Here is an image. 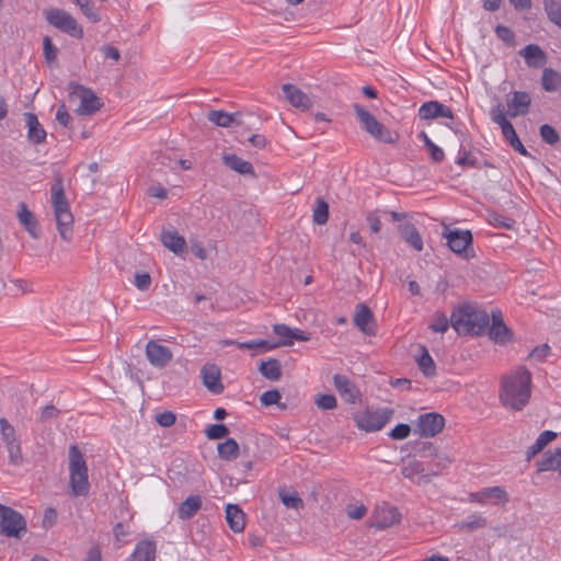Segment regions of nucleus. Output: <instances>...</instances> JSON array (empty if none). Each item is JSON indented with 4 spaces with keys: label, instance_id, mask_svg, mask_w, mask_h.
Wrapping results in <instances>:
<instances>
[{
    "label": "nucleus",
    "instance_id": "nucleus-1",
    "mask_svg": "<svg viewBox=\"0 0 561 561\" xmlns=\"http://www.w3.org/2000/svg\"><path fill=\"white\" fill-rule=\"evenodd\" d=\"M531 394V374L518 366L515 370L502 376L499 398L508 410L520 411L528 403Z\"/></svg>",
    "mask_w": 561,
    "mask_h": 561
},
{
    "label": "nucleus",
    "instance_id": "nucleus-2",
    "mask_svg": "<svg viewBox=\"0 0 561 561\" xmlns=\"http://www.w3.org/2000/svg\"><path fill=\"white\" fill-rule=\"evenodd\" d=\"M489 314L474 305H463L453 311L450 324L458 334L481 335L489 328Z\"/></svg>",
    "mask_w": 561,
    "mask_h": 561
},
{
    "label": "nucleus",
    "instance_id": "nucleus-3",
    "mask_svg": "<svg viewBox=\"0 0 561 561\" xmlns=\"http://www.w3.org/2000/svg\"><path fill=\"white\" fill-rule=\"evenodd\" d=\"M50 201L54 209V217L60 238L70 241L73 231V215L65 194L62 179L56 178L50 187Z\"/></svg>",
    "mask_w": 561,
    "mask_h": 561
},
{
    "label": "nucleus",
    "instance_id": "nucleus-4",
    "mask_svg": "<svg viewBox=\"0 0 561 561\" xmlns=\"http://www.w3.org/2000/svg\"><path fill=\"white\" fill-rule=\"evenodd\" d=\"M69 477L73 496H85L89 494L88 466L82 453L76 445H71L69 448Z\"/></svg>",
    "mask_w": 561,
    "mask_h": 561
},
{
    "label": "nucleus",
    "instance_id": "nucleus-5",
    "mask_svg": "<svg viewBox=\"0 0 561 561\" xmlns=\"http://www.w3.org/2000/svg\"><path fill=\"white\" fill-rule=\"evenodd\" d=\"M354 113L360 123L362 127L373 138L385 144H396L399 135L391 131L388 127L377 121V118L363 105L358 103L353 104Z\"/></svg>",
    "mask_w": 561,
    "mask_h": 561
},
{
    "label": "nucleus",
    "instance_id": "nucleus-6",
    "mask_svg": "<svg viewBox=\"0 0 561 561\" xmlns=\"http://www.w3.org/2000/svg\"><path fill=\"white\" fill-rule=\"evenodd\" d=\"M26 533V520L19 512L0 504V536L20 539Z\"/></svg>",
    "mask_w": 561,
    "mask_h": 561
},
{
    "label": "nucleus",
    "instance_id": "nucleus-7",
    "mask_svg": "<svg viewBox=\"0 0 561 561\" xmlns=\"http://www.w3.org/2000/svg\"><path fill=\"white\" fill-rule=\"evenodd\" d=\"M0 439L9 455V462L13 466L23 463V454L20 437L13 425L5 417L0 419Z\"/></svg>",
    "mask_w": 561,
    "mask_h": 561
},
{
    "label": "nucleus",
    "instance_id": "nucleus-8",
    "mask_svg": "<svg viewBox=\"0 0 561 561\" xmlns=\"http://www.w3.org/2000/svg\"><path fill=\"white\" fill-rule=\"evenodd\" d=\"M44 15L50 25L61 32L67 33L75 38L83 37L82 27L77 23L75 18L65 10L50 8L44 11Z\"/></svg>",
    "mask_w": 561,
    "mask_h": 561
},
{
    "label": "nucleus",
    "instance_id": "nucleus-9",
    "mask_svg": "<svg viewBox=\"0 0 561 561\" xmlns=\"http://www.w3.org/2000/svg\"><path fill=\"white\" fill-rule=\"evenodd\" d=\"M68 92L70 98H78L80 100L77 108V113L80 115H92L102 107V103L96 94L78 82H69Z\"/></svg>",
    "mask_w": 561,
    "mask_h": 561
},
{
    "label": "nucleus",
    "instance_id": "nucleus-10",
    "mask_svg": "<svg viewBox=\"0 0 561 561\" xmlns=\"http://www.w3.org/2000/svg\"><path fill=\"white\" fill-rule=\"evenodd\" d=\"M392 410L388 408L358 412L354 415V421L358 428L365 432H376L381 430L392 416Z\"/></svg>",
    "mask_w": 561,
    "mask_h": 561
},
{
    "label": "nucleus",
    "instance_id": "nucleus-11",
    "mask_svg": "<svg viewBox=\"0 0 561 561\" xmlns=\"http://www.w3.org/2000/svg\"><path fill=\"white\" fill-rule=\"evenodd\" d=\"M273 331L276 335L283 337L284 340L276 344H270L265 340H252L249 342L226 341V344L236 345L241 350H254V348L273 350L279 345H284V346L293 345L291 328L290 327H288L286 324H275L273 327Z\"/></svg>",
    "mask_w": 561,
    "mask_h": 561
},
{
    "label": "nucleus",
    "instance_id": "nucleus-12",
    "mask_svg": "<svg viewBox=\"0 0 561 561\" xmlns=\"http://www.w3.org/2000/svg\"><path fill=\"white\" fill-rule=\"evenodd\" d=\"M443 236L447 239V244L453 252L462 254L465 257L470 256L472 234L469 230H450L447 226H444Z\"/></svg>",
    "mask_w": 561,
    "mask_h": 561
},
{
    "label": "nucleus",
    "instance_id": "nucleus-13",
    "mask_svg": "<svg viewBox=\"0 0 561 561\" xmlns=\"http://www.w3.org/2000/svg\"><path fill=\"white\" fill-rule=\"evenodd\" d=\"M444 426V416L436 412H430L417 417L415 432L421 437H434L443 431Z\"/></svg>",
    "mask_w": 561,
    "mask_h": 561
},
{
    "label": "nucleus",
    "instance_id": "nucleus-14",
    "mask_svg": "<svg viewBox=\"0 0 561 561\" xmlns=\"http://www.w3.org/2000/svg\"><path fill=\"white\" fill-rule=\"evenodd\" d=\"M469 501L486 504L491 502L494 505H504L510 501L508 493L501 486L485 488L479 492L470 493Z\"/></svg>",
    "mask_w": 561,
    "mask_h": 561
},
{
    "label": "nucleus",
    "instance_id": "nucleus-15",
    "mask_svg": "<svg viewBox=\"0 0 561 561\" xmlns=\"http://www.w3.org/2000/svg\"><path fill=\"white\" fill-rule=\"evenodd\" d=\"M146 357L157 368L165 367L173 358L171 350L154 340L146 344Z\"/></svg>",
    "mask_w": 561,
    "mask_h": 561
},
{
    "label": "nucleus",
    "instance_id": "nucleus-16",
    "mask_svg": "<svg viewBox=\"0 0 561 561\" xmlns=\"http://www.w3.org/2000/svg\"><path fill=\"white\" fill-rule=\"evenodd\" d=\"M400 519L401 514L394 506L383 504L376 507L371 526L378 529H385L398 524Z\"/></svg>",
    "mask_w": 561,
    "mask_h": 561
},
{
    "label": "nucleus",
    "instance_id": "nucleus-17",
    "mask_svg": "<svg viewBox=\"0 0 561 561\" xmlns=\"http://www.w3.org/2000/svg\"><path fill=\"white\" fill-rule=\"evenodd\" d=\"M491 316L492 324L489 328L490 337L497 343L510 342L512 340V331L504 323L501 310L493 309Z\"/></svg>",
    "mask_w": 561,
    "mask_h": 561
},
{
    "label": "nucleus",
    "instance_id": "nucleus-18",
    "mask_svg": "<svg viewBox=\"0 0 561 561\" xmlns=\"http://www.w3.org/2000/svg\"><path fill=\"white\" fill-rule=\"evenodd\" d=\"M162 244L176 255L186 252V241L173 227L163 228L160 234Z\"/></svg>",
    "mask_w": 561,
    "mask_h": 561
},
{
    "label": "nucleus",
    "instance_id": "nucleus-19",
    "mask_svg": "<svg viewBox=\"0 0 561 561\" xmlns=\"http://www.w3.org/2000/svg\"><path fill=\"white\" fill-rule=\"evenodd\" d=\"M333 383L340 396L348 403H355L360 396L359 389L346 376L336 374Z\"/></svg>",
    "mask_w": 561,
    "mask_h": 561
},
{
    "label": "nucleus",
    "instance_id": "nucleus-20",
    "mask_svg": "<svg viewBox=\"0 0 561 561\" xmlns=\"http://www.w3.org/2000/svg\"><path fill=\"white\" fill-rule=\"evenodd\" d=\"M419 116L421 119L428 121L437 117L454 118L450 107L438 101H428L421 105L419 108Z\"/></svg>",
    "mask_w": 561,
    "mask_h": 561
},
{
    "label": "nucleus",
    "instance_id": "nucleus-21",
    "mask_svg": "<svg viewBox=\"0 0 561 561\" xmlns=\"http://www.w3.org/2000/svg\"><path fill=\"white\" fill-rule=\"evenodd\" d=\"M401 473L404 478L414 481L419 485L431 482L430 472H425L424 465L419 460H411L403 465Z\"/></svg>",
    "mask_w": 561,
    "mask_h": 561
},
{
    "label": "nucleus",
    "instance_id": "nucleus-22",
    "mask_svg": "<svg viewBox=\"0 0 561 561\" xmlns=\"http://www.w3.org/2000/svg\"><path fill=\"white\" fill-rule=\"evenodd\" d=\"M282 90L287 101L297 108L302 111L309 110L312 106V102L309 96L302 92L299 88L294 84L285 83L282 85Z\"/></svg>",
    "mask_w": 561,
    "mask_h": 561
},
{
    "label": "nucleus",
    "instance_id": "nucleus-23",
    "mask_svg": "<svg viewBox=\"0 0 561 561\" xmlns=\"http://www.w3.org/2000/svg\"><path fill=\"white\" fill-rule=\"evenodd\" d=\"M355 325L367 335L375 333V321L371 310L364 304H359L354 314Z\"/></svg>",
    "mask_w": 561,
    "mask_h": 561
},
{
    "label": "nucleus",
    "instance_id": "nucleus-24",
    "mask_svg": "<svg viewBox=\"0 0 561 561\" xmlns=\"http://www.w3.org/2000/svg\"><path fill=\"white\" fill-rule=\"evenodd\" d=\"M530 95L527 92L516 91L511 100L507 101V115L516 117L525 115L530 106Z\"/></svg>",
    "mask_w": 561,
    "mask_h": 561
},
{
    "label": "nucleus",
    "instance_id": "nucleus-25",
    "mask_svg": "<svg viewBox=\"0 0 561 561\" xmlns=\"http://www.w3.org/2000/svg\"><path fill=\"white\" fill-rule=\"evenodd\" d=\"M202 377L204 386L213 393L219 394L224 391L220 382V370L215 365H205L202 368Z\"/></svg>",
    "mask_w": 561,
    "mask_h": 561
},
{
    "label": "nucleus",
    "instance_id": "nucleus-26",
    "mask_svg": "<svg viewBox=\"0 0 561 561\" xmlns=\"http://www.w3.org/2000/svg\"><path fill=\"white\" fill-rule=\"evenodd\" d=\"M24 119L27 126V139L35 145L43 144L47 134L39 124L37 116L33 113H25Z\"/></svg>",
    "mask_w": 561,
    "mask_h": 561
},
{
    "label": "nucleus",
    "instance_id": "nucleus-27",
    "mask_svg": "<svg viewBox=\"0 0 561 561\" xmlns=\"http://www.w3.org/2000/svg\"><path fill=\"white\" fill-rule=\"evenodd\" d=\"M536 465L538 472L559 471L561 473V448L546 451Z\"/></svg>",
    "mask_w": 561,
    "mask_h": 561
},
{
    "label": "nucleus",
    "instance_id": "nucleus-28",
    "mask_svg": "<svg viewBox=\"0 0 561 561\" xmlns=\"http://www.w3.org/2000/svg\"><path fill=\"white\" fill-rule=\"evenodd\" d=\"M16 215L20 224L24 227V229L33 238H38V222L25 203L21 202L19 204Z\"/></svg>",
    "mask_w": 561,
    "mask_h": 561
},
{
    "label": "nucleus",
    "instance_id": "nucleus-29",
    "mask_svg": "<svg viewBox=\"0 0 561 561\" xmlns=\"http://www.w3.org/2000/svg\"><path fill=\"white\" fill-rule=\"evenodd\" d=\"M401 237L409 243L415 251L423 250V240L417 229L412 222H402L398 227Z\"/></svg>",
    "mask_w": 561,
    "mask_h": 561
},
{
    "label": "nucleus",
    "instance_id": "nucleus-30",
    "mask_svg": "<svg viewBox=\"0 0 561 561\" xmlns=\"http://www.w3.org/2000/svg\"><path fill=\"white\" fill-rule=\"evenodd\" d=\"M226 520L234 533H241L245 527V514L236 504L226 505Z\"/></svg>",
    "mask_w": 561,
    "mask_h": 561
},
{
    "label": "nucleus",
    "instance_id": "nucleus-31",
    "mask_svg": "<svg viewBox=\"0 0 561 561\" xmlns=\"http://www.w3.org/2000/svg\"><path fill=\"white\" fill-rule=\"evenodd\" d=\"M240 113H228L225 111H210L207 118L210 123L219 127H230L232 125H241Z\"/></svg>",
    "mask_w": 561,
    "mask_h": 561
},
{
    "label": "nucleus",
    "instance_id": "nucleus-32",
    "mask_svg": "<svg viewBox=\"0 0 561 561\" xmlns=\"http://www.w3.org/2000/svg\"><path fill=\"white\" fill-rule=\"evenodd\" d=\"M519 55L525 58L529 67L534 68L542 67L547 61L545 51L536 44L527 45L519 51Z\"/></svg>",
    "mask_w": 561,
    "mask_h": 561
},
{
    "label": "nucleus",
    "instance_id": "nucleus-33",
    "mask_svg": "<svg viewBox=\"0 0 561 561\" xmlns=\"http://www.w3.org/2000/svg\"><path fill=\"white\" fill-rule=\"evenodd\" d=\"M224 163L234 172L242 175H255L254 169L249 161H245L237 154H225L222 157Z\"/></svg>",
    "mask_w": 561,
    "mask_h": 561
},
{
    "label": "nucleus",
    "instance_id": "nucleus-34",
    "mask_svg": "<svg viewBox=\"0 0 561 561\" xmlns=\"http://www.w3.org/2000/svg\"><path fill=\"white\" fill-rule=\"evenodd\" d=\"M202 506V499L199 495H191L181 503L178 510V516L182 520L193 517Z\"/></svg>",
    "mask_w": 561,
    "mask_h": 561
},
{
    "label": "nucleus",
    "instance_id": "nucleus-35",
    "mask_svg": "<svg viewBox=\"0 0 561 561\" xmlns=\"http://www.w3.org/2000/svg\"><path fill=\"white\" fill-rule=\"evenodd\" d=\"M425 450L428 451V456H433V460L431 461V478L433 476H438L440 470L447 468L450 465L451 460L449 457L445 454L438 453L437 449L433 447V445L425 447Z\"/></svg>",
    "mask_w": 561,
    "mask_h": 561
},
{
    "label": "nucleus",
    "instance_id": "nucleus-36",
    "mask_svg": "<svg viewBox=\"0 0 561 561\" xmlns=\"http://www.w3.org/2000/svg\"><path fill=\"white\" fill-rule=\"evenodd\" d=\"M154 557L156 543L151 540H142L135 548L133 561H153Z\"/></svg>",
    "mask_w": 561,
    "mask_h": 561
},
{
    "label": "nucleus",
    "instance_id": "nucleus-37",
    "mask_svg": "<svg viewBox=\"0 0 561 561\" xmlns=\"http://www.w3.org/2000/svg\"><path fill=\"white\" fill-rule=\"evenodd\" d=\"M557 438V433L552 431H543L536 439V442L526 450L527 460L533 459L539 454L550 442Z\"/></svg>",
    "mask_w": 561,
    "mask_h": 561
},
{
    "label": "nucleus",
    "instance_id": "nucleus-38",
    "mask_svg": "<svg viewBox=\"0 0 561 561\" xmlns=\"http://www.w3.org/2000/svg\"><path fill=\"white\" fill-rule=\"evenodd\" d=\"M218 455L221 459L230 461L239 456V445L233 438H228L217 446Z\"/></svg>",
    "mask_w": 561,
    "mask_h": 561
},
{
    "label": "nucleus",
    "instance_id": "nucleus-39",
    "mask_svg": "<svg viewBox=\"0 0 561 561\" xmlns=\"http://www.w3.org/2000/svg\"><path fill=\"white\" fill-rule=\"evenodd\" d=\"M259 370L265 378L270 380H278L282 376L280 363L275 358L262 362Z\"/></svg>",
    "mask_w": 561,
    "mask_h": 561
},
{
    "label": "nucleus",
    "instance_id": "nucleus-40",
    "mask_svg": "<svg viewBox=\"0 0 561 561\" xmlns=\"http://www.w3.org/2000/svg\"><path fill=\"white\" fill-rule=\"evenodd\" d=\"M502 130V134L505 138V140L517 151L519 152L520 154L525 156V157H530L529 152L527 151V149L524 147V145L522 144L519 137L517 136L516 134V130L513 126V124L506 126L505 128L501 129Z\"/></svg>",
    "mask_w": 561,
    "mask_h": 561
},
{
    "label": "nucleus",
    "instance_id": "nucleus-41",
    "mask_svg": "<svg viewBox=\"0 0 561 561\" xmlns=\"http://www.w3.org/2000/svg\"><path fill=\"white\" fill-rule=\"evenodd\" d=\"M542 88L548 92H554L561 87V75L551 69L546 68L542 72Z\"/></svg>",
    "mask_w": 561,
    "mask_h": 561
},
{
    "label": "nucleus",
    "instance_id": "nucleus-42",
    "mask_svg": "<svg viewBox=\"0 0 561 561\" xmlns=\"http://www.w3.org/2000/svg\"><path fill=\"white\" fill-rule=\"evenodd\" d=\"M421 350H422V354L416 359L419 368L422 370V373L426 377H432L435 375V368H436L435 363H434L432 356L430 355L428 351L426 350V347L421 346Z\"/></svg>",
    "mask_w": 561,
    "mask_h": 561
},
{
    "label": "nucleus",
    "instance_id": "nucleus-43",
    "mask_svg": "<svg viewBox=\"0 0 561 561\" xmlns=\"http://www.w3.org/2000/svg\"><path fill=\"white\" fill-rule=\"evenodd\" d=\"M329 219V205L323 198H317L313 207L312 220L317 225H324Z\"/></svg>",
    "mask_w": 561,
    "mask_h": 561
},
{
    "label": "nucleus",
    "instance_id": "nucleus-44",
    "mask_svg": "<svg viewBox=\"0 0 561 561\" xmlns=\"http://www.w3.org/2000/svg\"><path fill=\"white\" fill-rule=\"evenodd\" d=\"M543 5L549 20L561 27V2L557 0H545Z\"/></svg>",
    "mask_w": 561,
    "mask_h": 561
},
{
    "label": "nucleus",
    "instance_id": "nucleus-45",
    "mask_svg": "<svg viewBox=\"0 0 561 561\" xmlns=\"http://www.w3.org/2000/svg\"><path fill=\"white\" fill-rule=\"evenodd\" d=\"M419 137L423 140L424 146L428 149L432 160L435 163H439L444 160L445 153L442 148L436 146L427 136L426 133L422 131Z\"/></svg>",
    "mask_w": 561,
    "mask_h": 561
},
{
    "label": "nucleus",
    "instance_id": "nucleus-46",
    "mask_svg": "<svg viewBox=\"0 0 561 561\" xmlns=\"http://www.w3.org/2000/svg\"><path fill=\"white\" fill-rule=\"evenodd\" d=\"M460 530H476L479 528H483L486 526V518L480 514H473L468 516V518L460 524L457 525Z\"/></svg>",
    "mask_w": 561,
    "mask_h": 561
},
{
    "label": "nucleus",
    "instance_id": "nucleus-47",
    "mask_svg": "<svg viewBox=\"0 0 561 561\" xmlns=\"http://www.w3.org/2000/svg\"><path fill=\"white\" fill-rule=\"evenodd\" d=\"M279 499L282 503L288 508L299 510L304 507L302 500L298 496L297 492L279 491Z\"/></svg>",
    "mask_w": 561,
    "mask_h": 561
},
{
    "label": "nucleus",
    "instance_id": "nucleus-48",
    "mask_svg": "<svg viewBox=\"0 0 561 561\" xmlns=\"http://www.w3.org/2000/svg\"><path fill=\"white\" fill-rule=\"evenodd\" d=\"M490 116L491 119L501 127V129L512 124L506 119L504 105L501 103L491 108Z\"/></svg>",
    "mask_w": 561,
    "mask_h": 561
},
{
    "label": "nucleus",
    "instance_id": "nucleus-49",
    "mask_svg": "<svg viewBox=\"0 0 561 561\" xmlns=\"http://www.w3.org/2000/svg\"><path fill=\"white\" fill-rule=\"evenodd\" d=\"M44 57L49 66L56 62L58 49L54 46L51 38L45 36L43 39Z\"/></svg>",
    "mask_w": 561,
    "mask_h": 561
},
{
    "label": "nucleus",
    "instance_id": "nucleus-50",
    "mask_svg": "<svg viewBox=\"0 0 561 561\" xmlns=\"http://www.w3.org/2000/svg\"><path fill=\"white\" fill-rule=\"evenodd\" d=\"M11 287V294L13 296H18L19 294H27L33 293V285L24 279H11L10 280Z\"/></svg>",
    "mask_w": 561,
    "mask_h": 561
},
{
    "label": "nucleus",
    "instance_id": "nucleus-51",
    "mask_svg": "<svg viewBox=\"0 0 561 561\" xmlns=\"http://www.w3.org/2000/svg\"><path fill=\"white\" fill-rule=\"evenodd\" d=\"M205 433L209 439H221L229 434V430L224 424H211L206 428Z\"/></svg>",
    "mask_w": 561,
    "mask_h": 561
},
{
    "label": "nucleus",
    "instance_id": "nucleus-52",
    "mask_svg": "<svg viewBox=\"0 0 561 561\" xmlns=\"http://www.w3.org/2000/svg\"><path fill=\"white\" fill-rule=\"evenodd\" d=\"M540 136L542 140L549 145H556L560 140L558 131L548 124L540 127Z\"/></svg>",
    "mask_w": 561,
    "mask_h": 561
},
{
    "label": "nucleus",
    "instance_id": "nucleus-53",
    "mask_svg": "<svg viewBox=\"0 0 561 561\" xmlns=\"http://www.w3.org/2000/svg\"><path fill=\"white\" fill-rule=\"evenodd\" d=\"M449 320L443 313H435L430 329L434 332L445 333L448 330Z\"/></svg>",
    "mask_w": 561,
    "mask_h": 561
},
{
    "label": "nucleus",
    "instance_id": "nucleus-54",
    "mask_svg": "<svg viewBox=\"0 0 561 561\" xmlns=\"http://www.w3.org/2000/svg\"><path fill=\"white\" fill-rule=\"evenodd\" d=\"M314 403L321 410H333L337 405L336 398L333 394H319Z\"/></svg>",
    "mask_w": 561,
    "mask_h": 561
},
{
    "label": "nucleus",
    "instance_id": "nucleus-55",
    "mask_svg": "<svg viewBox=\"0 0 561 561\" xmlns=\"http://www.w3.org/2000/svg\"><path fill=\"white\" fill-rule=\"evenodd\" d=\"M280 398H282V396H280L279 391L276 389H273V390H267V391L263 392L260 398V401L263 405L270 407L273 404H277L278 401L280 400Z\"/></svg>",
    "mask_w": 561,
    "mask_h": 561
},
{
    "label": "nucleus",
    "instance_id": "nucleus-56",
    "mask_svg": "<svg viewBox=\"0 0 561 561\" xmlns=\"http://www.w3.org/2000/svg\"><path fill=\"white\" fill-rule=\"evenodd\" d=\"M495 34L501 41H503L504 43H507V44H513L514 38H515L513 31L511 28H508L507 26H503V25H497L495 27Z\"/></svg>",
    "mask_w": 561,
    "mask_h": 561
},
{
    "label": "nucleus",
    "instance_id": "nucleus-57",
    "mask_svg": "<svg viewBox=\"0 0 561 561\" xmlns=\"http://www.w3.org/2000/svg\"><path fill=\"white\" fill-rule=\"evenodd\" d=\"M367 513L365 505H347L346 514L351 519H362Z\"/></svg>",
    "mask_w": 561,
    "mask_h": 561
},
{
    "label": "nucleus",
    "instance_id": "nucleus-58",
    "mask_svg": "<svg viewBox=\"0 0 561 561\" xmlns=\"http://www.w3.org/2000/svg\"><path fill=\"white\" fill-rule=\"evenodd\" d=\"M411 428L408 424H398L392 431L390 432V436L393 439H404L410 435Z\"/></svg>",
    "mask_w": 561,
    "mask_h": 561
},
{
    "label": "nucleus",
    "instance_id": "nucleus-59",
    "mask_svg": "<svg viewBox=\"0 0 561 561\" xmlns=\"http://www.w3.org/2000/svg\"><path fill=\"white\" fill-rule=\"evenodd\" d=\"M156 421L159 425H161L163 427H170L171 425H173L175 423V415H174V413H172L170 411H165V412L157 414Z\"/></svg>",
    "mask_w": 561,
    "mask_h": 561
},
{
    "label": "nucleus",
    "instance_id": "nucleus-60",
    "mask_svg": "<svg viewBox=\"0 0 561 561\" xmlns=\"http://www.w3.org/2000/svg\"><path fill=\"white\" fill-rule=\"evenodd\" d=\"M135 285L140 290H147L151 285V277L148 273H137L135 275Z\"/></svg>",
    "mask_w": 561,
    "mask_h": 561
},
{
    "label": "nucleus",
    "instance_id": "nucleus-61",
    "mask_svg": "<svg viewBox=\"0 0 561 561\" xmlns=\"http://www.w3.org/2000/svg\"><path fill=\"white\" fill-rule=\"evenodd\" d=\"M550 352V346L548 344H541L533 350V352L529 354L530 357L542 362L546 359Z\"/></svg>",
    "mask_w": 561,
    "mask_h": 561
},
{
    "label": "nucleus",
    "instance_id": "nucleus-62",
    "mask_svg": "<svg viewBox=\"0 0 561 561\" xmlns=\"http://www.w3.org/2000/svg\"><path fill=\"white\" fill-rule=\"evenodd\" d=\"M101 51L105 58L118 61L121 58L119 50L113 45L106 44L101 47Z\"/></svg>",
    "mask_w": 561,
    "mask_h": 561
},
{
    "label": "nucleus",
    "instance_id": "nucleus-63",
    "mask_svg": "<svg viewBox=\"0 0 561 561\" xmlns=\"http://www.w3.org/2000/svg\"><path fill=\"white\" fill-rule=\"evenodd\" d=\"M60 411L55 405H46L41 413V421L47 422L53 419H57Z\"/></svg>",
    "mask_w": 561,
    "mask_h": 561
},
{
    "label": "nucleus",
    "instance_id": "nucleus-64",
    "mask_svg": "<svg viewBox=\"0 0 561 561\" xmlns=\"http://www.w3.org/2000/svg\"><path fill=\"white\" fill-rule=\"evenodd\" d=\"M56 119L57 122L62 125V126H68L70 121H71V116L69 115L68 111H67V107L66 105L61 104L58 108H57V112H56Z\"/></svg>",
    "mask_w": 561,
    "mask_h": 561
}]
</instances>
